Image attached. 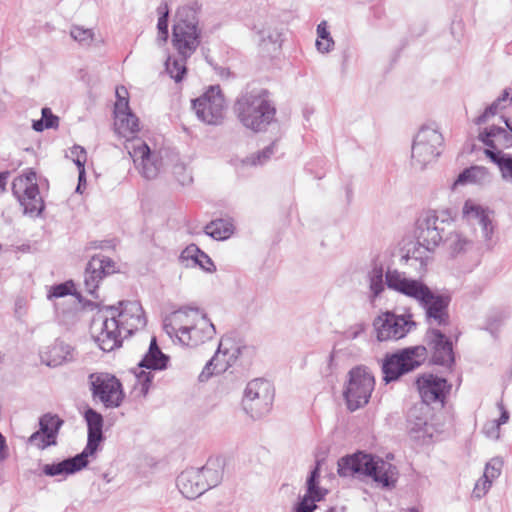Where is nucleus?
Listing matches in <instances>:
<instances>
[{
  "instance_id": "dca6fc26",
  "label": "nucleus",
  "mask_w": 512,
  "mask_h": 512,
  "mask_svg": "<svg viewBox=\"0 0 512 512\" xmlns=\"http://www.w3.org/2000/svg\"><path fill=\"white\" fill-rule=\"evenodd\" d=\"M233 111L246 129L256 132V85L251 82L237 96Z\"/></svg>"
},
{
  "instance_id": "338daca9",
  "label": "nucleus",
  "mask_w": 512,
  "mask_h": 512,
  "mask_svg": "<svg viewBox=\"0 0 512 512\" xmlns=\"http://www.w3.org/2000/svg\"><path fill=\"white\" fill-rule=\"evenodd\" d=\"M128 92L126 90L125 87H119L116 89V96H117V101L115 104H120L121 102H125L126 103V108L129 107L128 105Z\"/></svg>"
},
{
  "instance_id": "ddd939ff",
  "label": "nucleus",
  "mask_w": 512,
  "mask_h": 512,
  "mask_svg": "<svg viewBox=\"0 0 512 512\" xmlns=\"http://www.w3.org/2000/svg\"><path fill=\"white\" fill-rule=\"evenodd\" d=\"M425 352V347L417 346L387 357L382 367L384 380L386 382L394 381L418 367L425 358Z\"/></svg>"
},
{
  "instance_id": "bb28decb",
  "label": "nucleus",
  "mask_w": 512,
  "mask_h": 512,
  "mask_svg": "<svg viewBox=\"0 0 512 512\" xmlns=\"http://www.w3.org/2000/svg\"><path fill=\"white\" fill-rule=\"evenodd\" d=\"M282 46V34L270 25H264L258 31V54L263 57H271L277 54Z\"/></svg>"
},
{
  "instance_id": "393cba45",
  "label": "nucleus",
  "mask_w": 512,
  "mask_h": 512,
  "mask_svg": "<svg viewBox=\"0 0 512 512\" xmlns=\"http://www.w3.org/2000/svg\"><path fill=\"white\" fill-rule=\"evenodd\" d=\"M429 408L424 404L412 407L407 416V429L409 435L416 440L430 436L428 433L427 416Z\"/></svg>"
},
{
  "instance_id": "39448f33",
  "label": "nucleus",
  "mask_w": 512,
  "mask_h": 512,
  "mask_svg": "<svg viewBox=\"0 0 512 512\" xmlns=\"http://www.w3.org/2000/svg\"><path fill=\"white\" fill-rule=\"evenodd\" d=\"M453 221L449 209L428 210L417 221L416 238L420 247L433 252L443 241L445 226Z\"/></svg>"
},
{
  "instance_id": "f8f14e48",
  "label": "nucleus",
  "mask_w": 512,
  "mask_h": 512,
  "mask_svg": "<svg viewBox=\"0 0 512 512\" xmlns=\"http://www.w3.org/2000/svg\"><path fill=\"white\" fill-rule=\"evenodd\" d=\"M373 325L378 341L402 339L416 327L410 314L397 315L389 311L379 315Z\"/></svg>"
},
{
  "instance_id": "b1692460",
  "label": "nucleus",
  "mask_w": 512,
  "mask_h": 512,
  "mask_svg": "<svg viewBox=\"0 0 512 512\" xmlns=\"http://www.w3.org/2000/svg\"><path fill=\"white\" fill-rule=\"evenodd\" d=\"M200 476L196 468H188L177 477V487L185 498L196 499L206 492V486Z\"/></svg>"
},
{
  "instance_id": "5701e85b",
  "label": "nucleus",
  "mask_w": 512,
  "mask_h": 512,
  "mask_svg": "<svg viewBox=\"0 0 512 512\" xmlns=\"http://www.w3.org/2000/svg\"><path fill=\"white\" fill-rule=\"evenodd\" d=\"M114 115L115 131L120 136L125 137L127 141L136 138L134 135L139 131L138 118L131 112L129 107L126 108L125 102L115 104Z\"/></svg>"
},
{
  "instance_id": "5fc2aeb1",
  "label": "nucleus",
  "mask_w": 512,
  "mask_h": 512,
  "mask_svg": "<svg viewBox=\"0 0 512 512\" xmlns=\"http://www.w3.org/2000/svg\"><path fill=\"white\" fill-rule=\"evenodd\" d=\"M504 108V106H501L499 104V101H493L486 109L485 111L476 118L475 123L480 125L487 121V119L491 116H494L497 114V112Z\"/></svg>"
},
{
  "instance_id": "e433bc0d",
  "label": "nucleus",
  "mask_w": 512,
  "mask_h": 512,
  "mask_svg": "<svg viewBox=\"0 0 512 512\" xmlns=\"http://www.w3.org/2000/svg\"><path fill=\"white\" fill-rule=\"evenodd\" d=\"M63 424L64 420L56 414L46 413L40 417L39 430L46 435L48 444L57 445V436Z\"/></svg>"
},
{
  "instance_id": "473e14b6",
  "label": "nucleus",
  "mask_w": 512,
  "mask_h": 512,
  "mask_svg": "<svg viewBox=\"0 0 512 512\" xmlns=\"http://www.w3.org/2000/svg\"><path fill=\"white\" fill-rule=\"evenodd\" d=\"M169 359V356L164 354L158 346L156 337H152L149 348L138 365L140 368L162 371L167 369Z\"/></svg>"
},
{
  "instance_id": "9d476101",
  "label": "nucleus",
  "mask_w": 512,
  "mask_h": 512,
  "mask_svg": "<svg viewBox=\"0 0 512 512\" xmlns=\"http://www.w3.org/2000/svg\"><path fill=\"white\" fill-rule=\"evenodd\" d=\"M128 151L134 166L145 179H155L163 166L159 153L152 150L141 138H132L126 141Z\"/></svg>"
},
{
  "instance_id": "e2e57ef3",
  "label": "nucleus",
  "mask_w": 512,
  "mask_h": 512,
  "mask_svg": "<svg viewBox=\"0 0 512 512\" xmlns=\"http://www.w3.org/2000/svg\"><path fill=\"white\" fill-rule=\"evenodd\" d=\"M407 260H415V261H418L420 262V266H421V269H425V267L427 266L429 260H430V257L427 255L425 257L421 256V252H420V248H417L415 249L413 252H412V255H408L407 257Z\"/></svg>"
},
{
  "instance_id": "37998d69",
  "label": "nucleus",
  "mask_w": 512,
  "mask_h": 512,
  "mask_svg": "<svg viewBox=\"0 0 512 512\" xmlns=\"http://www.w3.org/2000/svg\"><path fill=\"white\" fill-rule=\"evenodd\" d=\"M279 140L269 138V134H258V142L266 144L263 149L258 152V163L266 162L275 152V145Z\"/></svg>"
},
{
  "instance_id": "6e6552de",
  "label": "nucleus",
  "mask_w": 512,
  "mask_h": 512,
  "mask_svg": "<svg viewBox=\"0 0 512 512\" xmlns=\"http://www.w3.org/2000/svg\"><path fill=\"white\" fill-rule=\"evenodd\" d=\"M373 375L362 367L354 368L349 373V380L344 390V398L350 411L365 406L374 390Z\"/></svg>"
},
{
  "instance_id": "c9c22d12",
  "label": "nucleus",
  "mask_w": 512,
  "mask_h": 512,
  "mask_svg": "<svg viewBox=\"0 0 512 512\" xmlns=\"http://www.w3.org/2000/svg\"><path fill=\"white\" fill-rule=\"evenodd\" d=\"M234 223L231 218H219L208 223L204 232L215 240H226L234 233Z\"/></svg>"
},
{
  "instance_id": "7c9ffc66",
  "label": "nucleus",
  "mask_w": 512,
  "mask_h": 512,
  "mask_svg": "<svg viewBox=\"0 0 512 512\" xmlns=\"http://www.w3.org/2000/svg\"><path fill=\"white\" fill-rule=\"evenodd\" d=\"M72 348L70 345L56 341L53 345L40 352L41 362L49 367H57L72 360Z\"/></svg>"
},
{
  "instance_id": "c85d7f7f",
  "label": "nucleus",
  "mask_w": 512,
  "mask_h": 512,
  "mask_svg": "<svg viewBox=\"0 0 512 512\" xmlns=\"http://www.w3.org/2000/svg\"><path fill=\"white\" fill-rule=\"evenodd\" d=\"M319 477L318 467L311 472L307 479V494L295 508V512H313L316 509V501H320L326 494V490L316 485V479Z\"/></svg>"
},
{
  "instance_id": "49530a36",
  "label": "nucleus",
  "mask_w": 512,
  "mask_h": 512,
  "mask_svg": "<svg viewBox=\"0 0 512 512\" xmlns=\"http://www.w3.org/2000/svg\"><path fill=\"white\" fill-rule=\"evenodd\" d=\"M506 318L507 314L504 311H491L486 317L484 328L493 334L498 331L499 327Z\"/></svg>"
},
{
  "instance_id": "a19ab883",
  "label": "nucleus",
  "mask_w": 512,
  "mask_h": 512,
  "mask_svg": "<svg viewBox=\"0 0 512 512\" xmlns=\"http://www.w3.org/2000/svg\"><path fill=\"white\" fill-rule=\"evenodd\" d=\"M256 399V380L247 383L240 402V408L245 415L254 420Z\"/></svg>"
},
{
  "instance_id": "a211bd4d",
  "label": "nucleus",
  "mask_w": 512,
  "mask_h": 512,
  "mask_svg": "<svg viewBox=\"0 0 512 512\" xmlns=\"http://www.w3.org/2000/svg\"><path fill=\"white\" fill-rule=\"evenodd\" d=\"M115 272L114 262L105 256H94L88 262L84 273L85 291L98 299L97 289L100 281L107 275Z\"/></svg>"
},
{
  "instance_id": "79ce46f5",
  "label": "nucleus",
  "mask_w": 512,
  "mask_h": 512,
  "mask_svg": "<svg viewBox=\"0 0 512 512\" xmlns=\"http://www.w3.org/2000/svg\"><path fill=\"white\" fill-rule=\"evenodd\" d=\"M222 353V343H220L218 350L213 358H211L206 365L204 366L203 370L201 371L199 375V380L201 382L207 381L213 374L220 373L226 370L227 364L219 365L218 359L219 354Z\"/></svg>"
},
{
  "instance_id": "aec40b11",
  "label": "nucleus",
  "mask_w": 512,
  "mask_h": 512,
  "mask_svg": "<svg viewBox=\"0 0 512 512\" xmlns=\"http://www.w3.org/2000/svg\"><path fill=\"white\" fill-rule=\"evenodd\" d=\"M194 315L196 316V319L193 324L187 332L180 335L179 343L184 346H198L205 341L212 339L215 334V327L205 314L200 312V314Z\"/></svg>"
},
{
  "instance_id": "c03bdc74",
  "label": "nucleus",
  "mask_w": 512,
  "mask_h": 512,
  "mask_svg": "<svg viewBox=\"0 0 512 512\" xmlns=\"http://www.w3.org/2000/svg\"><path fill=\"white\" fill-rule=\"evenodd\" d=\"M159 19L157 23L159 40L162 42H166L168 38V16L169 9L167 3H162L158 9Z\"/></svg>"
},
{
  "instance_id": "6e6d98bb",
  "label": "nucleus",
  "mask_w": 512,
  "mask_h": 512,
  "mask_svg": "<svg viewBox=\"0 0 512 512\" xmlns=\"http://www.w3.org/2000/svg\"><path fill=\"white\" fill-rule=\"evenodd\" d=\"M256 166V156L251 155L244 159H241L237 164L236 168L239 174L246 175L248 174V170H253V168Z\"/></svg>"
},
{
  "instance_id": "a878e982",
  "label": "nucleus",
  "mask_w": 512,
  "mask_h": 512,
  "mask_svg": "<svg viewBox=\"0 0 512 512\" xmlns=\"http://www.w3.org/2000/svg\"><path fill=\"white\" fill-rule=\"evenodd\" d=\"M428 338L433 352V361L440 365H448L453 362L452 343L438 329L432 328L428 332Z\"/></svg>"
},
{
  "instance_id": "2eb2a0df",
  "label": "nucleus",
  "mask_w": 512,
  "mask_h": 512,
  "mask_svg": "<svg viewBox=\"0 0 512 512\" xmlns=\"http://www.w3.org/2000/svg\"><path fill=\"white\" fill-rule=\"evenodd\" d=\"M276 106L267 90L258 92V134H269V138H281V126L276 118Z\"/></svg>"
},
{
  "instance_id": "864d4df0",
  "label": "nucleus",
  "mask_w": 512,
  "mask_h": 512,
  "mask_svg": "<svg viewBox=\"0 0 512 512\" xmlns=\"http://www.w3.org/2000/svg\"><path fill=\"white\" fill-rule=\"evenodd\" d=\"M49 440L46 439V435L42 433L40 430L31 434L28 438V443L37 447L40 450H44L49 446H54L53 444H48Z\"/></svg>"
},
{
  "instance_id": "4d7b16f0",
  "label": "nucleus",
  "mask_w": 512,
  "mask_h": 512,
  "mask_svg": "<svg viewBox=\"0 0 512 512\" xmlns=\"http://www.w3.org/2000/svg\"><path fill=\"white\" fill-rule=\"evenodd\" d=\"M41 113H42L41 119H43L46 129H52V128L58 127L59 118L52 113L50 108H47V107L43 108Z\"/></svg>"
},
{
  "instance_id": "7ed1b4c3",
  "label": "nucleus",
  "mask_w": 512,
  "mask_h": 512,
  "mask_svg": "<svg viewBox=\"0 0 512 512\" xmlns=\"http://www.w3.org/2000/svg\"><path fill=\"white\" fill-rule=\"evenodd\" d=\"M338 473L343 477L371 478L382 488H394L398 480L395 465L380 457L362 452L346 456L338 461Z\"/></svg>"
},
{
  "instance_id": "1a4fd4ad",
  "label": "nucleus",
  "mask_w": 512,
  "mask_h": 512,
  "mask_svg": "<svg viewBox=\"0 0 512 512\" xmlns=\"http://www.w3.org/2000/svg\"><path fill=\"white\" fill-rule=\"evenodd\" d=\"M12 191L23 207L24 214L39 216L44 210V201L40 196L34 171L16 177L12 183Z\"/></svg>"
},
{
  "instance_id": "4468645a",
  "label": "nucleus",
  "mask_w": 512,
  "mask_h": 512,
  "mask_svg": "<svg viewBox=\"0 0 512 512\" xmlns=\"http://www.w3.org/2000/svg\"><path fill=\"white\" fill-rule=\"evenodd\" d=\"M492 211L479 204L475 200L468 199L464 202L461 209L462 219L471 226L478 225L480 234L488 249L493 247L494 224Z\"/></svg>"
},
{
  "instance_id": "f704fd0d",
  "label": "nucleus",
  "mask_w": 512,
  "mask_h": 512,
  "mask_svg": "<svg viewBox=\"0 0 512 512\" xmlns=\"http://www.w3.org/2000/svg\"><path fill=\"white\" fill-rule=\"evenodd\" d=\"M478 138L486 146L497 151H500L499 148L501 147L512 145V142L508 136V132L504 128L497 126L485 128L479 133Z\"/></svg>"
},
{
  "instance_id": "cd10ccee",
  "label": "nucleus",
  "mask_w": 512,
  "mask_h": 512,
  "mask_svg": "<svg viewBox=\"0 0 512 512\" xmlns=\"http://www.w3.org/2000/svg\"><path fill=\"white\" fill-rule=\"evenodd\" d=\"M493 176L491 172L484 166H471L464 169L452 184V189L458 186L476 185L487 186L492 182Z\"/></svg>"
},
{
  "instance_id": "680f3d73",
  "label": "nucleus",
  "mask_w": 512,
  "mask_h": 512,
  "mask_svg": "<svg viewBox=\"0 0 512 512\" xmlns=\"http://www.w3.org/2000/svg\"><path fill=\"white\" fill-rule=\"evenodd\" d=\"M500 427L501 426L494 420L487 423L484 426L483 431L488 438L498 440L500 438Z\"/></svg>"
},
{
  "instance_id": "58836bf2",
  "label": "nucleus",
  "mask_w": 512,
  "mask_h": 512,
  "mask_svg": "<svg viewBox=\"0 0 512 512\" xmlns=\"http://www.w3.org/2000/svg\"><path fill=\"white\" fill-rule=\"evenodd\" d=\"M275 397V387L267 379L258 378V400L261 399L260 412L267 414L271 410Z\"/></svg>"
},
{
  "instance_id": "8fccbe9b",
  "label": "nucleus",
  "mask_w": 512,
  "mask_h": 512,
  "mask_svg": "<svg viewBox=\"0 0 512 512\" xmlns=\"http://www.w3.org/2000/svg\"><path fill=\"white\" fill-rule=\"evenodd\" d=\"M74 290V283L66 281L61 284L54 285L50 288L48 298H61L67 295H72Z\"/></svg>"
},
{
  "instance_id": "423d86ee",
  "label": "nucleus",
  "mask_w": 512,
  "mask_h": 512,
  "mask_svg": "<svg viewBox=\"0 0 512 512\" xmlns=\"http://www.w3.org/2000/svg\"><path fill=\"white\" fill-rule=\"evenodd\" d=\"M88 383L95 403H100L107 409L121 406L125 395L120 380L114 375L106 372L91 373Z\"/></svg>"
},
{
  "instance_id": "603ef678",
  "label": "nucleus",
  "mask_w": 512,
  "mask_h": 512,
  "mask_svg": "<svg viewBox=\"0 0 512 512\" xmlns=\"http://www.w3.org/2000/svg\"><path fill=\"white\" fill-rule=\"evenodd\" d=\"M492 483L493 482L491 480L486 479V477L482 475V477L475 483L472 491V497L476 499L483 498L490 490Z\"/></svg>"
},
{
  "instance_id": "0eeeda50",
  "label": "nucleus",
  "mask_w": 512,
  "mask_h": 512,
  "mask_svg": "<svg viewBox=\"0 0 512 512\" xmlns=\"http://www.w3.org/2000/svg\"><path fill=\"white\" fill-rule=\"evenodd\" d=\"M442 134L434 127L422 126L413 139L411 157L413 164L424 168L437 159L443 145Z\"/></svg>"
},
{
  "instance_id": "2f4dec72",
  "label": "nucleus",
  "mask_w": 512,
  "mask_h": 512,
  "mask_svg": "<svg viewBox=\"0 0 512 512\" xmlns=\"http://www.w3.org/2000/svg\"><path fill=\"white\" fill-rule=\"evenodd\" d=\"M225 461L221 457L210 458L201 468H196L201 475L206 491L216 487L223 480Z\"/></svg>"
},
{
  "instance_id": "0e129e2a",
  "label": "nucleus",
  "mask_w": 512,
  "mask_h": 512,
  "mask_svg": "<svg viewBox=\"0 0 512 512\" xmlns=\"http://www.w3.org/2000/svg\"><path fill=\"white\" fill-rule=\"evenodd\" d=\"M334 45V41L331 37L324 38V39H317L316 41V47L319 52L326 53L331 50V48Z\"/></svg>"
},
{
  "instance_id": "13d9d810",
  "label": "nucleus",
  "mask_w": 512,
  "mask_h": 512,
  "mask_svg": "<svg viewBox=\"0 0 512 512\" xmlns=\"http://www.w3.org/2000/svg\"><path fill=\"white\" fill-rule=\"evenodd\" d=\"M201 250L195 245L191 244L187 246L180 255V259L182 261H191L192 264L196 262V258H198V254H200Z\"/></svg>"
},
{
  "instance_id": "4c0bfd02",
  "label": "nucleus",
  "mask_w": 512,
  "mask_h": 512,
  "mask_svg": "<svg viewBox=\"0 0 512 512\" xmlns=\"http://www.w3.org/2000/svg\"><path fill=\"white\" fill-rule=\"evenodd\" d=\"M485 155L498 166L502 179L512 184V155L491 149H486Z\"/></svg>"
},
{
  "instance_id": "72a5a7b5",
  "label": "nucleus",
  "mask_w": 512,
  "mask_h": 512,
  "mask_svg": "<svg viewBox=\"0 0 512 512\" xmlns=\"http://www.w3.org/2000/svg\"><path fill=\"white\" fill-rule=\"evenodd\" d=\"M473 245V240L459 230L450 232L445 238V248L452 258H458L468 253Z\"/></svg>"
},
{
  "instance_id": "c756f323",
  "label": "nucleus",
  "mask_w": 512,
  "mask_h": 512,
  "mask_svg": "<svg viewBox=\"0 0 512 512\" xmlns=\"http://www.w3.org/2000/svg\"><path fill=\"white\" fill-rule=\"evenodd\" d=\"M387 270L386 272H388ZM387 273L384 274V265L378 259L374 260L371 264L370 269L367 272L366 280L369 287V300L374 303L375 300L385 290L387 284L386 279Z\"/></svg>"
},
{
  "instance_id": "f03ea898",
  "label": "nucleus",
  "mask_w": 512,
  "mask_h": 512,
  "mask_svg": "<svg viewBox=\"0 0 512 512\" xmlns=\"http://www.w3.org/2000/svg\"><path fill=\"white\" fill-rule=\"evenodd\" d=\"M386 279L388 288L414 299L425 309L431 329L448 324V297L434 293L421 280L409 278L398 270L388 271Z\"/></svg>"
},
{
  "instance_id": "774afa93",
  "label": "nucleus",
  "mask_w": 512,
  "mask_h": 512,
  "mask_svg": "<svg viewBox=\"0 0 512 512\" xmlns=\"http://www.w3.org/2000/svg\"><path fill=\"white\" fill-rule=\"evenodd\" d=\"M78 185L76 187L77 193H82V188L86 186L85 167L78 168Z\"/></svg>"
},
{
  "instance_id": "412c9836",
  "label": "nucleus",
  "mask_w": 512,
  "mask_h": 512,
  "mask_svg": "<svg viewBox=\"0 0 512 512\" xmlns=\"http://www.w3.org/2000/svg\"><path fill=\"white\" fill-rule=\"evenodd\" d=\"M87 423L88 435L87 444L83 451L89 456H94L98 451L103 436V416L92 408H88L84 413Z\"/></svg>"
},
{
  "instance_id": "4be33fe9",
  "label": "nucleus",
  "mask_w": 512,
  "mask_h": 512,
  "mask_svg": "<svg viewBox=\"0 0 512 512\" xmlns=\"http://www.w3.org/2000/svg\"><path fill=\"white\" fill-rule=\"evenodd\" d=\"M89 457L90 456L88 454L82 451L74 457L66 458L58 463L45 464L42 468V471L46 476L49 477L72 475L88 465Z\"/></svg>"
},
{
  "instance_id": "f257e3e1",
  "label": "nucleus",
  "mask_w": 512,
  "mask_h": 512,
  "mask_svg": "<svg viewBox=\"0 0 512 512\" xmlns=\"http://www.w3.org/2000/svg\"><path fill=\"white\" fill-rule=\"evenodd\" d=\"M121 310L106 309L103 315L94 318L91 332L100 349L110 352L121 345L122 339L146 325V318L138 301L120 302Z\"/></svg>"
},
{
  "instance_id": "de8ad7c7",
  "label": "nucleus",
  "mask_w": 512,
  "mask_h": 512,
  "mask_svg": "<svg viewBox=\"0 0 512 512\" xmlns=\"http://www.w3.org/2000/svg\"><path fill=\"white\" fill-rule=\"evenodd\" d=\"M503 461L500 458H492L486 463L483 475L492 482L501 475Z\"/></svg>"
},
{
  "instance_id": "3c124183",
  "label": "nucleus",
  "mask_w": 512,
  "mask_h": 512,
  "mask_svg": "<svg viewBox=\"0 0 512 512\" xmlns=\"http://www.w3.org/2000/svg\"><path fill=\"white\" fill-rule=\"evenodd\" d=\"M66 156L73 160L77 168L85 167L87 153L82 146L74 145L70 148L69 153Z\"/></svg>"
},
{
  "instance_id": "a18cd8bd",
  "label": "nucleus",
  "mask_w": 512,
  "mask_h": 512,
  "mask_svg": "<svg viewBox=\"0 0 512 512\" xmlns=\"http://www.w3.org/2000/svg\"><path fill=\"white\" fill-rule=\"evenodd\" d=\"M153 378L154 374L151 371L146 372L141 370L136 374L135 391H137L140 396H146L151 387Z\"/></svg>"
},
{
  "instance_id": "f3484780",
  "label": "nucleus",
  "mask_w": 512,
  "mask_h": 512,
  "mask_svg": "<svg viewBox=\"0 0 512 512\" xmlns=\"http://www.w3.org/2000/svg\"><path fill=\"white\" fill-rule=\"evenodd\" d=\"M416 383L422 399L421 404L427 407L432 403L443 405L450 390V385H448L446 379L433 374H423L417 379Z\"/></svg>"
},
{
  "instance_id": "052dcab7",
  "label": "nucleus",
  "mask_w": 512,
  "mask_h": 512,
  "mask_svg": "<svg viewBox=\"0 0 512 512\" xmlns=\"http://www.w3.org/2000/svg\"><path fill=\"white\" fill-rule=\"evenodd\" d=\"M174 174L177 177V180L182 184L186 185L192 182V176L190 172L187 171L186 167L182 164H177L174 166Z\"/></svg>"
},
{
  "instance_id": "9b49d317",
  "label": "nucleus",
  "mask_w": 512,
  "mask_h": 512,
  "mask_svg": "<svg viewBox=\"0 0 512 512\" xmlns=\"http://www.w3.org/2000/svg\"><path fill=\"white\" fill-rule=\"evenodd\" d=\"M225 99L219 85L210 86L201 96L192 100L197 118L208 125H219L224 119Z\"/></svg>"
},
{
  "instance_id": "6ab92c4d",
  "label": "nucleus",
  "mask_w": 512,
  "mask_h": 512,
  "mask_svg": "<svg viewBox=\"0 0 512 512\" xmlns=\"http://www.w3.org/2000/svg\"><path fill=\"white\" fill-rule=\"evenodd\" d=\"M197 308H180L168 316L163 321V329L170 338H176L180 341V335L187 332L196 319L194 314H200Z\"/></svg>"
},
{
  "instance_id": "20e7f679",
  "label": "nucleus",
  "mask_w": 512,
  "mask_h": 512,
  "mask_svg": "<svg viewBox=\"0 0 512 512\" xmlns=\"http://www.w3.org/2000/svg\"><path fill=\"white\" fill-rule=\"evenodd\" d=\"M200 6L197 2L179 7L173 25L172 44L178 54L190 57L200 44V30L198 28L197 11Z\"/></svg>"
},
{
  "instance_id": "69168bd1",
  "label": "nucleus",
  "mask_w": 512,
  "mask_h": 512,
  "mask_svg": "<svg viewBox=\"0 0 512 512\" xmlns=\"http://www.w3.org/2000/svg\"><path fill=\"white\" fill-rule=\"evenodd\" d=\"M497 407L500 411V417L495 420L500 426L503 425V424H506L509 420V412L505 409L504 405L502 402H498L497 403Z\"/></svg>"
},
{
  "instance_id": "bf43d9fd",
  "label": "nucleus",
  "mask_w": 512,
  "mask_h": 512,
  "mask_svg": "<svg viewBox=\"0 0 512 512\" xmlns=\"http://www.w3.org/2000/svg\"><path fill=\"white\" fill-rule=\"evenodd\" d=\"M194 265L201 267L204 271L212 272L215 270V265L211 258L201 250L200 254H198V258H196V262Z\"/></svg>"
},
{
  "instance_id": "ea45409f",
  "label": "nucleus",
  "mask_w": 512,
  "mask_h": 512,
  "mask_svg": "<svg viewBox=\"0 0 512 512\" xmlns=\"http://www.w3.org/2000/svg\"><path fill=\"white\" fill-rule=\"evenodd\" d=\"M189 57H183L178 54V57L168 56L165 61V70L175 82H181L187 73L186 61Z\"/></svg>"
},
{
  "instance_id": "09e8293b",
  "label": "nucleus",
  "mask_w": 512,
  "mask_h": 512,
  "mask_svg": "<svg viewBox=\"0 0 512 512\" xmlns=\"http://www.w3.org/2000/svg\"><path fill=\"white\" fill-rule=\"evenodd\" d=\"M71 37L82 45H89L93 41V31L83 27L74 26L70 32Z\"/></svg>"
}]
</instances>
